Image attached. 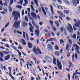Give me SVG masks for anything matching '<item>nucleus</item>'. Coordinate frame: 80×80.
I'll list each match as a JSON object with an SVG mask.
<instances>
[{"label":"nucleus","mask_w":80,"mask_h":80,"mask_svg":"<svg viewBox=\"0 0 80 80\" xmlns=\"http://www.w3.org/2000/svg\"><path fill=\"white\" fill-rule=\"evenodd\" d=\"M14 20H18V17L20 18V12H16L15 11H14L12 12V16L14 17Z\"/></svg>","instance_id":"nucleus-1"},{"label":"nucleus","mask_w":80,"mask_h":80,"mask_svg":"<svg viewBox=\"0 0 80 80\" xmlns=\"http://www.w3.org/2000/svg\"><path fill=\"white\" fill-rule=\"evenodd\" d=\"M35 48L36 47L34 48L33 49V52H34L35 53V54H36V55H39V54H40V55H42V52H41V51H40V49L38 48H37V49H36V48ZM37 50L38 51V52L37 51Z\"/></svg>","instance_id":"nucleus-2"},{"label":"nucleus","mask_w":80,"mask_h":80,"mask_svg":"<svg viewBox=\"0 0 80 80\" xmlns=\"http://www.w3.org/2000/svg\"><path fill=\"white\" fill-rule=\"evenodd\" d=\"M20 21L17 22L16 21L14 22L13 26L15 28H20Z\"/></svg>","instance_id":"nucleus-3"},{"label":"nucleus","mask_w":80,"mask_h":80,"mask_svg":"<svg viewBox=\"0 0 80 80\" xmlns=\"http://www.w3.org/2000/svg\"><path fill=\"white\" fill-rule=\"evenodd\" d=\"M57 65L58 67V68L60 70H62V64L61 62L59 61V60L58 59H57Z\"/></svg>","instance_id":"nucleus-4"},{"label":"nucleus","mask_w":80,"mask_h":80,"mask_svg":"<svg viewBox=\"0 0 80 80\" xmlns=\"http://www.w3.org/2000/svg\"><path fill=\"white\" fill-rule=\"evenodd\" d=\"M68 25L70 27V28H69V27H67V29H68V31H69V32H70V33H72V32H73V28H72V26H71L70 24L68 23Z\"/></svg>","instance_id":"nucleus-5"},{"label":"nucleus","mask_w":80,"mask_h":80,"mask_svg":"<svg viewBox=\"0 0 80 80\" xmlns=\"http://www.w3.org/2000/svg\"><path fill=\"white\" fill-rule=\"evenodd\" d=\"M45 59L47 61V62H49V63H51V62H52V59L48 56L46 57Z\"/></svg>","instance_id":"nucleus-6"},{"label":"nucleus","mask_w":80,"mask_h":80,"mask_svg":"<svg viewBox=\"0 0 80 80\" xmlns=\"http://www.w3.org/2000/svg\"><path fill=\"white\" fill-rule=\"evenodd\" d=\"M41 6H42L41 7V8L44 15H46V12H45V10H44V8H43V6H44L45 7V4H41Z\"/></svg>","instance_id":"nucleus-7"},{"label":"nucleus","mask_w":80,"mask_h":80,"mask_svg":"<svg viewBox=\"0 0 80 80\" xmlns=\"http://www.w3.org/2000/svg\"><path fill=\"white\" fill-rule=\"evenodd\" d=\"M57 12L58 13V14H59L61 17H62V18H65V14H63V13L62 12L60 11H58Z\"/></svg>","instance_id":"nucleus-8"},{"label":"nucleus","mask_w":80,"mask_h":80,"mask_svg":"<svg viewBox=\"0 0 80 80\" xmlns=\"http://www.w3.org/2000/svg\"><path fill=\"white\" fill-rule=\"evenodd\" d=\"M73 46L75 48V50H79L80 48V47L77 44H74L73 45Z\"/></svg>","instance_id":"nucleus-9"},{"label":"nucleus","mask_w":80,"mask_h":80,"mask_svg":"<svg viewBox=\"0 0 80 80\" xmlns=\"http://www.w3.org/2000/svg\"><path fill=\"white\" fill-rule=\"evenodd\" d=\"M58 8V9H61L62 10H63V9L64 10H66L67 9V8L65 7H62V6H57Z\"/></svg>","instance_id":"nucleus-10"},{"label":"nucleus","mask_w":80,"mask_h":80,"mask_svg":"<svg viewBox=\"0 0 80 80\" xmlns=\"http://www.w3.org/2000/svg\"><path fill=\"white\" fill-rule=\"evenodd\" d=\"M31 15L32 17L34 18H37V15H36V14L33 12H31Z\"/></svg>","instance_id":"nucleus-11"},{"label":"nucleus","mask_w":80,"mask_h":80,"mask_svg":"<svg viewBox=\"0 0 80 80\" xmlns=\"http://www.w3.org/2000/svg\"><path fill=\"white\" fill-rule=\"evenodd\" d=\"M21 42L22 43V45H27L25 41V40H24L23 39H22L21 40Z\"/></svg>","instance_id":"nucleus-12"},{"label":"nucleus","mask_w":80,"mask_h":80,"mask_svg":"<svg viewBox=\"0 0 80 80\" xmlns=\"http://www.w3.org/2000/svg\"><path fill=\"white\" fill-rule=\"evenodd\" d=\"M48 48L49 50H50L52 49V45L50 44H48Z\"/></svg>","instance_id":"nucleus-13"},{"label":"nucleus","mask_w":80,"mask_h":80,"mask_svg":"<svg viewBox=\"0 0 80 80\" xmlns=\"http://www.w3.org/2000/svg\"><path fill=\"white\" fill-rule=\"evenodd\" d=\"M54 54L57 57H59L60 55V52L58 51H55L54 52Z\"/></svg>","instance_id":"nucleus-14"},{"label":"nucleus","mask_w":80,"mask_h":80,"mask_svg":"<svg viewBox=\"0 0 80 80\" xmlns=\"http://www.w3.org/2000/svg\"><path fill=\"white\" fill-rule=\"evenodd\" d=\"M72 2L73 3V5H74L75 7H76L77 5V3L76 0H72Z\"/></svg>","instance_id":"nucleus-15"},{"label":"nucleus","mask_w":80,"mask_h":80,"mask_svg":"<svg viewBox=\"0 0 80 80\" xmlns=\"http://www.w3.org/2000/svg\"><path fill=\"white\" fill-rule=\"evenodd\" d=\"M10 55L9 54L5 57V60H8L10 59Z\"/></svg>","instance_id":"nucleus-16"},{"label":"nucleus","mask_w":80,"mask_h":80,"mask_svg":"<svg viewBox=\"0 0 80 80\" xmlns=\"http://www.w3.org/2000/svg\"><path fill=\"white\" fill-rule=\"evenodd\" d=\"M28 47L29 48H32V44L30 42H28Z\"/></svg>","instance_id":"nucleus-17"},{"label":"nucleus","mask_w":80,"mask_h":80,"mask_svg":"<svg viewBox=\"0 0 80 80\" xmlns=\"http://www.w3.org/2000/svg\"><path fill=\"white\" fill-rule=\"evenodd\" d=\"M35 33L37 36H38L39 35V30H36Z\"/></svg>","instance_id":"nucleus-18"},{"label":"nucleus","mask_w":80,"mask_h":80,"mask_svg":"<svg viewBox=\"0 0 80 80\" xmlns=\"http://www.w3.org/2000/svg\"><path fill=\"white\" fill-rule=\"evenodd\" d=\"M64 2L66 3V4H67L68 5H70V2H68V0H63Z\"/></svg>","instance_id":"nucleus-19"},{"label":"nucleus","mask_w":80,"mask_h":80,"mask_svg":"<svg viewBox=\"0 0 80 80\" xmlns=\"http://www.w3.org/2000/svg\"><path fill=\"white\" fill-rule=\"evenodd\" d=\"M22 25H23V27H26V26H27V25L28 24H27V23L23 21L22 22Z\"/></svg>","instance_id":"nucleus-20"},{"label":"nucleus","mask_w":80,"mask_h":80,"mask_svg":"<svg viewBox=\"0 0 80 80\" xmlns=\"http://www.w3.org/2000/svg\"><path fill=\"white\" fill-rule=\"evenodd\" d=\"M34 29L32 27H29V31L31 33H33V30Z\"/></svg>","instance_id":"nucleus-21"},{"label":"nucleus","mask_w":80,"mask_h":80,"mask_svg":"<svg viewBox=\"0 0 80 80\" xmlns=\"http://www.w3.org/2000/svg\"><path fill=\"white\" fill-rule=\"evenodd\" d=\"M23 1V0H21L19 2H18V4H20L21 5H22Z\"/></svg>","instance_id":"nucleus-22"},{"label":"nucleus","mask_w":80,"mask_h":80,"mask_svg":"<svg viewBox=\"0 0 80 80\" xmlns=\"http://www.w3.org/2000/svg\"><path fill=\"white\" fill-rule=\"evenodd\" d=\"M50 8H51V12L52 13V15H54V13H53V7L52 6L50 5Z\"/></svg>","instance_id":"nucleus-23"},{"label":"nucleus","mask_w":80,"mask_h":80,"mask_svg":"<svg viewBox=\"0 0 80 80\" xmlns=\"http://www.w3.org/2000/svg\"><path fill=\"white\" fill-rule=\"evenodd\" d=\"M34 3L35 4H36V6L37 7L38 6V2L37 1V0H34Z\"/></svg>","instance_id":"nucleus-24"},{"label":"nucleus","mask_w":80,"mask_h":80,"mask_svg":"<svg viewBox=\"0 0 80 80\" xmlns=\"http://www.w3.org/2000/svg\"><path fill=\"white\" fill-rule=\"evenodd\" d=\"M69 47H70V45H69V44H67L66 45V50H68V48H69Z\"/></svg>","instance_id":"nucleus-25"},{"label":"nucleus","mask_w":80,"mask_h":80,"mask_svg":"<svg viewBox=\"0 0 80 80\" xmlns=\"http://www.w3.org/2000/svg\"><path fill=\"white\" fill-rule=\"evenodd\" d=\"M55 24H56L57 27H59V23L57 21H55Z\"/></svg>","instance_id":"nucleus-26"},{"label":"nucleus","mask_w":80,"mask_h":80,"mask_svg":"<svg viewBox=\"0 0 80 80\" xmlns=\"http://www.w3.org/2000/svg\"><path fill=\"white\" fill-rule=\"evenodd\" d=\"M64 12L66 14H68L70 13V12L68 11L65 10L64 11Z\"/></svg>","instance_id":"nucleus-27"},{"label":"nucleus","mask_w":80,"mask_h":80,"mask_svg":"<svg viewBox=\"0 0 80 80\" xmlns=\"http://www.w3.org/2000/svg\"><path fill=\"white\" fill-rule=\"evenodd\" d=\"M16 7L18 8H19L20 9H21L22 8V7L20 5H17Z\"/></svg>","instance_id":"nucleus-28"},{"label":"nucleus","mask_w":80,"mask_h":80,"mask_svg":"<svg viewBox=\"0 0 80 80\" xmlns=\"http://www.w3.org/2000/svg\"><path fill=\"white\" fill-rule=\"evenodd\" d=\"M74 58H75V54H73L72 55V58L73 62H74Z\"/></svg>","instance_id":"nucleus-29"},{"label":"nucleus","mask_w":80,"mask_h":80,"mask_svg":"<svg viewBox=\"0 0 80 80\" xmlns=\"http://www.w3.org/2000/svg\"><path fill=\"white\" fill-rule=\"evenodd\" d=\"M30 7L32 11H34V12H35V9H34V8H33V7L32 6V5H31Z\"/></svg>","instance_id":"nucleus-30"},{"label":"nucleus","mask_w":80,"mask_h":80,"mask_svg":"<svg viewBox=\"0 0 80 80\" xmlns=\"http://www.w3.org/2000/svg\"><path fill=\"white\" fill-rule=\"evenodd\" d=\"M53 41V38H50V39H48L47 40V43L49 41Z\"/></svg>","instance_id":"nucleus-31"},{"label":"nucleus","mask_w":80,"mask_h":80,"mask_svg":"<svg viewBox=\"0 0 80 80\" xmlns=\"http://www.w3.org/2000/svg\"><path fill=\"white\" fill-rule=\"evenodd\" d=\"M18 48L19 49H20V50H22V49H23V48H22V45H21L18 46Z\"/></svg>","instance_id":"nucleus-32"},{"label":"nucleus","mask_w":80,"mask_h":80,"mask_svg":"<svg viewBox=\"0 0 80 80\" xmlns=\"http://www.w3.org/2000/svg\"><path fill=\"white\" fill-rule=\"evenodd\" d=\"M53 63L54 65H56V59L55 58H53Z\"/></svg>","instance_id":"nucleus-33"},{"label":"nucleus","mask_w":80,"mask_h":80,"mask_svg":"<svg viewBox=\"0 0 80 80\" xmlns=\"http://www.w3.org/2000/svg\"><path fill=\"white\" fill-rule=\"evenodd\" d=\"M8 3L7 1H5V3H3L4 5V6H7Z\"/></svg>","instance_id":"nucleus-34"},{"label":"nucleus","mask_w":80,"mask_h":80,"mask_svg":"<svg viewBox=\"0 0 80 80\" xmlns=\"http://www.w3.org/2000/svg\"><path fill=\"white\" fill-rule=\"evenodd\" d=\"M50 23L52 27H53V21H50Z\"/></svg>","instance_id":"nucleus-35"},{"label":"nucleus","mask_w":80,"mask_h":80,"mask_svg":"<svg viewBox=\"0 0 80 80\" xmlns=\"http://www.w3.org/2000/svg\"><path fill=\"white\" fill-rule=\"evenodd\" d=\"M9 8V10L10 12H12V8L10 6H9L8 7Z\"/></svg>","instance_id":"nucleus-36"},{"label":"nucleus","mask_w":80,"mask_h":80,"mask_svg":"<svg viewBox=\"0 0 80 80\" xmlns=\"http://www.w3.org/2000/svg\"><path fill=\"white\" fill-rule=\"evenodd\" d=\"M29 25L30 26V27H32V29H34V28L33 27V26H32V24L30 23H29Z\"/></svg>","instance_id":"nucleus-37"},{"label":"nucleus","mask_w":80,"mask_h":80,"mask_svg":"<svg viewBox=\"0 0 80 80\" xmlns=\"http://www.w3.org/2000/svg\"><path fill=\"white\" fill-rule=\"evenodd\" d=\"M0 55L1 57H3V55H4L3 53V52H1L0 53Z\"/></svg>","instance_id":"nucleus-38"},{"label":"nucleus","mask_w":80,"mask_h":80,"mask_svg":"<svg viewBox=\"0 0 80 80\" xmlns=\"http://www.w3.org/2000/svg\"><path fill=\"white\" fill-rule=\"evenodd\" d=\"M26 22H28V18L27 16H26L24 18Z\"/></svg>","instance_id":"nucleus-39"},{"label":"nucleus","mask_w":80,"mask_h":80,"mask_svg":"<svg viewBox=\"0 0 80 80\" xmlns=\"http://www.w3.org/2000/svg\"><path fill=\"white\" fill-rule=\"evenodd\" d=\"M57 1L59 3H60V4H62V0H57Z\"/></svg>","instance_id":"nucleus-40"},{"label":"nucleus","mask_w":80,"mask_h":80,"mask_svg":"<svg viewBox=\"0 0 80 80\" xmlns=\"http://www.w3.org/2000/svg\"><path fill=\"white\" fill-rule=\"evenodd\" d=\"M13 3V0H10V5H12Z\"/></svg>","instance_id":"nucleus-41"},{"label":"nucleus","mask_w":80,"mask_h":80,"mask_svg":"<svg viewBox=\"0 0 80 80\" xmlns=\"http://www.w3.org/2000/svg\"><path fill=\"white\" fill-rule=\"evenodd\" d=\"M8 69L9 71V72H10V73L11 72H12V68L10 67H9L8 68Z\"/></svg>","instance_id":"nucleus-42"},{"label":"nucleus","mask_w":80,"mask_h":80,"mask_svg":"<svg viewBox=\"0 0 80 80\" xmlns=\"http://www.w3.org/2000/svg\"><path fill=\"white\" fill-rule=\"evenodd\" d=\"M23 37L24 38H26L25 32H23Z\"/></svg>","instance_id":"nucleus-43"},{"label":"nucleus","mask_w":80,"mask_h":80,"mask_svg":"<svg viewBox=\"0 0 80 80\" xmlns=\"http://www.w3.org/2000/svg\"><path fill=\"white\" fill-rule=\"evenodd\" d=\"M9 22H8L7 24H6L5 26V28H7L8 26L9 25Z\"/></svg>","instance_id":"nucleus-44"},{"label":"nucleus","mask_w":80,"mask_h":80,"mask_svg":"<svg viewBox=\"0 0 80 80\" xmlns=\"http://www.w3.org/2000/svg\"><path fill=\"white\" fill-rule=\"evenodd\" d=\"M52 27L54 31H56V30H57V28H55V27L53 26H52Z\"/></svg>","instance_id":"nucleus-45"},{"label":"nucleus","mask_w":80,"mask_h":80,"mask_svg":"<svg viewBox=\"0 0 80 80\" xmlns=\"http://www.w3.org/2000/svg\"><path fill=\"white\" fill-rule=\"evenodd\" d=\"M28 14L30 15V9L29 8H28Z\"/></svg>","instance_id":"nucleus-46"},{"label":"nucleus","mask_w":80,"mask_h":80,"mask_svg":"<svg viewBox=\"0 0 80 80\" xmlns=\"http://www.w3.org/2000/svg\"><path fill=\"white\" fill-rule=\"evenodd\" d=\"M60 43L61 45H62V44L63 43V41L62 40H60Z\"/></svg>","instance_id":"nucleus-47"},{"label":"nucleus","mask_w":80,"mask_h":80,"mask_svg":"<svg viewBox=\"0 0 80 80\" xmlns=\"http://www.w3.org/2000/svg\"><path fill=\"white\" fill-rule=\"evenodd\" d=\"M69 63L70 65V66H71V67H72L73 66V64H72V62H71L69 61Z\"/></svg>","instance_id":"nucleus-48"},{"label":"nucleus","mask_w":80,"mask_h":80,"mask_svg":"<svg viewBox=\"0 0 80 80\" xmlns=\"http://www.w3.org/2000/svg\"><path fill=\"white\" fill-rule=\"evenodd\" d=\"M76 52H77V53H78L79 55H80V51H79V50H78V49L76 50Z\"/></svg>","instance_id":"nucleus-49"},{"label":"nucleus","mask_w":80,"mask_h":80,"mask_svg":"<svg viewBox=\"0 0 80 80\" xmlns=\"http://www.w3.org/2000/svg\"><path fill=\"white\" fill-rule=\"evenodd\" d=\"M72 38H73L75 39L76 38V35L73 34L72 35Z\"/></svg>","instance_id":"nucleus-50"},{"label":"nucleus","mask_w":80,"mask_h":80,"mask_svg":"<svg viewBox=\"0 0 80 80\" xmlns=\"http://www.w3.org/2000/svg\"><path fill=\"white\" fill-rule=\"evenodd\" d=\"M66 20H70V18H69L68 17H67L66 18Z\"/></svg>","instance_id":"nucleus-51"},{"label":"nucleus","mask_w":80,"mask_h":80,"mask_svg":"<svg viewBox=\"0 0 80 80\" xmlns=\"http://www.w3.org/2000/svg\"><path fill=\"white\" fill-rule=\"evenodd\" d=\"M60 29L61 30V32H63V27H61L60 28Z\"/></svg>","instance_id":"nucleus-52"},{"label":"nucleus","mask_w":80,"mask_h":80,"mask_svg":"<svg viewBox=\"0 0 80 80\" xmlns=\"http://www.w3.org/2000/svg\"><path fill=\"white\" fill-rule=\"evenodd\" d=\"M18 53L19 54V55H22V53H21V52H20V51H19L18 50L17 51Z\"/></svg>","instance_id":"nucleus-53"},{"label":"nucleus","mask_w":80,"mask_h":80,"mask_svg":"<svg viewBox=\"0 0 80 80\" xmlns=\"http://www.w3.org/2000/svg\"><path fill=\"white\" fill-rule=\"evenodd\" d=\"M24 14H25V13L24 12V10H22V15L23 16Z\"/></svg>","instance_id":"nucleus-54"},{"label":"nucleus","mask_w":80,"mask_h":80,"mask_svg":"<svg viewBox=\"0 0 80 80\" xmlns=\"http://www.w3.org/2000/svg\"><path fill=\"white\" fill-rule=\"evenodd\" d=\"M68 42H69L70 44H72V41L70 39H68Z\"/></svg>","instance_id":"nucleus-55"},{"label":"nucleus","mask_w":80,"mask_h":80,"mask_svg":"<svg viewBox=\"0 0 80 80\" xmlns=\"http://www.w3.org/2000/svg\"><path fill=\"white\" fill-rule=\"evenodd\" d=\"M0 4L2 5V6L3 5V3L2 2V1H0Z\"/></svg>","instance_id":"nucleus-56"},{"label":"nucleus","mask_w":80,"mask_h":80,"mask_svg":"<svg viewBox=\"0 0 80 80\" xmlns=\"http://www.w3.org/2000/svg\"><path fill=\"white\" fill-rule=\"evenodd\" d=\"M0 60L1 62H3V58L0 57Z\"/></svg>","instance_id":"nucleus-57"},{"label":"nucleus","mask_w":80,"mask_h":80,"mask_svg":"<svg viewBox=\"0 0 80 80\" xmlns=\"http://www.w3.org/2000/svg\"><path fill=\"white\" fill-rule=\"evenodd\" d=\"M73 28L74 30H77V28L75 27V26H73Z\"/></svg>","instance_id":"nucleus-58"},{"label":"nucleus","mask_w":80,"mask_h":80,"mask_svg":"<svg viewBox=\"0 0 80 80\" xmlns=\"http://www.w3.org/2000/svg\"><path fill=\"white\" fill-rule=\"evenodd\" d=\"M75 58L76 60L77 59V53H75Z\"/></svg>","instance_id":"nucleus-59"},{"label":"nucleus","mask_w":80,"mask_h":80,"mask_svg":"<svg viewBox=\"0 0 80 80\" xmlns=\"http://www.w3.org/2000/svg\"><path fill=\"white\" fill-rule=\"evenodd\" d=\"M4 30H5V28H3L1 30V33H3V32Z\"/></svg>","instance_id":"nucleus-60"},{"label":"nucleus","mask_w":80,"mask_h":80,"mask_svg":"<svg viewBox=\"0 0 80 80\" xmlns=\"http://www.w3.org/2000/svg\"><path fill=\"white\" fill-rule=\"evenodd\" d=\"M39 25H40V26L43 25V22H40L39 23Z\"/></svg>","instance_id":"nucleus-61"},{"label":"nucleus","mask_w":80,"mask_h":80,"mask_svg":"<svg viewBox=\"0 0 80 80\" xmlns=\"http://www.w3.org/2000/svg\"><path fill=\"white\" fill-rule=\"evenodd\" d=\"M55 47L56 50H58V46H57V45L55 46Z\"/></svg>","instance_id":"nucleus-62"},{"label":"nucleus","mask_w":80,"mask_h":80,"mask_svg":"<svg viewBox=\"0 0 80 80\" xmlns=\"http://www.w3.org/2000/svg\"><path fill=\"white\" fill-rule=\"evenodd\" d=\"M2 42H6V38L2 39Z\"/></svg>","instance_id":"nucleus-63"},{"label":"nucleus","mask_w":80,"mask_h":80,"mask_svg":"<svg viewBox=\"0 0 80 80\" xmlns=\"http://www.w3.org/2000/svg\"><path fill=\"white\" fill-rule=\"evenodd\" d=\"M78 11L79 12V13H80V7H78Z\"/></svg>","instance_id":"nucleus-64"}]
</instances>
